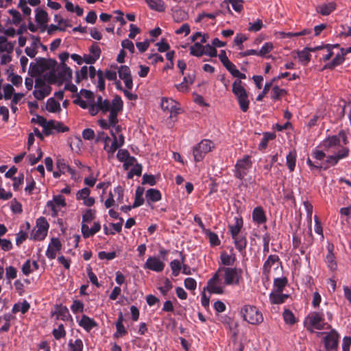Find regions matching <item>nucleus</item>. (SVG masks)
Instances as JSON below:
<instances>
[{"label":"nucleus","instance_id":"nucleus-24","mask_svg":"<svg viewBox=\"0 0 351 351\" xmlns=\"http://www.w3.org/2000/svg\"><path fill=\"white\" fill-rule=\"evenodd\" d=\"M243 226V221L241 216L237 215L234 217V223L229 224L228 228L230 232L232 237L240 235V232Z\"/></svg>","mask_w":351,"mask_h":351},{"label":"nucleus","instance_id":"nucleus-56","mask_svg":"<svg viewBox=\"0 0 351 351\" xmlns=\"http://www.w3.org/2000/svg\"><path fill=\"white\" fill-rule=\"evenodd\" d=\"M65 8L67 10V11L71 12H75L77 16H82L83 14V9L78 5H74L69 1H67L66 2Z\"/></svg>","mask_w":351,"mask_h":351},{"label":"nucleus","instance_id":"nucleus-28","mask_svg":"<svg viewBox=\"0 0 351 351\" xmlns=\"http://www.w3.org/2000/svg\"><path fill=\"white\" fill-rule=\"evenodd\" d=\"M77 322L80 326L88 332L97 326L95 321L86 315H83L80 319L77 320Z\"/></svg>","mask_w":351,"mask_h":351},{"label":"nucleus","instance_id":"nucleus-35","mask_svg":"<svg viewBox=\"0 0 351 351\" xmlns=\"http://www.w3.org/2000/svg\"><path fill=\"white\" fill-rule=\"evenodd\" d=\"M234 240V243L236 248L241 252L245 253V250L247 246V239L243 235H237V237H232Z\"/></svg>","mask_w":351,"mask_h":351},{"label":"nucleus","instance_id":"nucleus-23","mask_svg":"<svg viewBox=\"0 0 351 351\" xmlns=\"http://www.w3.org/2000/svg\"><path fill=\"white\" fill-rule=\"evenodd\" d=\"M117 72L118 66L115 64H112L109 69L106 71L105 77L110 81H114L116 88L118 90H123L121 82L117 80Z\"/></svg>","mask_w":351,"mask_h":351},{"label":"nucleus","instance_id":"nucleus-49","mask_svg":"<svg viewBox=\"0 0 351 351\" xmlns=\"http://www.w3.org/2000/svg\"><path fill=\"white\" fill-rule=\"evenodd\" d=\"M96 215V210L93 208L86 209L82 214L83 223H89L92 221Z\"/></svg>","mask_w":351,"mask_h":351},{"label":"nucleus","instance_id":"nucleus-51","mask_svg":"<svg viewBox=\"0 0 351 351\" xmlns=\"http://www.w3.org/2000/svg\"><path fill=\"white\" fill-rule=\"evenodd\" d=\"M287 94V91L284 88H281L278 86H274L271 91V99L274 100H279Z\"/></svg>","mask_w":351,"mask_h":351},{"label":"nucleus","instance_id":"nucleus-47","mask_svg":"<svg viewBox=\"0 0 351 351\" xmlns=\"http://www.w3.org/2000/svg\"><path fill=\"white\" fill-rule=\"evenodd\" d=\"M172 15L176 22H180L187 19L188 14L184 10L179 8L172 9Z\"/></svg>","mask_w":351,"mask_h":351},{"label":"nucleus","instance_id":"nucleus-43","mask_svg":"<svg viewBox=\"0 0 351 351\" xmlns=\"http://www.w3.org/2000/svg\"><path fill=\"white\" fill-rule=\"evenodd\" d=\"M297 154L295 150L290 151L286 156V164L290 171H293L295 167Z\"/></svg>","mask_w":351,"mask_h":351},{"label":"nucleus","instance_id":"nucleus-50","mask_svg":"<svg viewBox=\"0 0 351 351\" xmlns=\"http://www.w3.org/2000/svg\"><path fill=\"white\" fill-rule=\"evenodd\" d=\"M11 315L10 314H5L0 317V322H3L0 328V332H8L10 328Z\"/></svg>","mask_w":351,"mask_h":351},{"label":"nucleus","instance_id":"nucleus-19","mask_svg":"<svg viewBox=\"0 0 351 351\" xmlns=\"http://www.w3.org/2000/svg\"><path fill=\"white\" fill-rule=\"evenodd\" d=\"M118 73L119 78L123 81L125 88L132 89L133 80L130 69L126 65H122L118 67Z\"/></svg>","mask_w":351,"mask_h":351},{"label":"nucleus","instance_id":"nucleus-3","mask_svg":"<svg viewBox=\"0 0 351 351\" xmlns=\"http://www.w3.org/2000/svg\"><path fill=\"white\" fill-rule=\"evenodd\" d=\"M347 137L344 132H339L338 135L329 136L324 139L321 144L323 149L328 153L338 152L341 148H347Z\"/></svg>","mask_w":351,"mask_h":351},{"label":"nucleus","instance_id":"nucleus-61","mask_svg":"<svg viewBox=\"0 0 351 351\" xmlns=\"http://www.w3.org/2000/svg\"><path fill=\"white\" fill-rule=\"evenodd\" d=\"M263 27V21L261 19H257L254 23H250L247 28L248 31L252 32H256L260 31Z\"/></svg>","mask_w":351,"mask_h":351},{"label":"nucleus","instance_id":"nucleus-2","mask_svg":"<svg viewBox=\"0 0 351 351\" xmlns=\"http://www.w3.org/2000/svg\"><path fill=\"white\" fill-rule=\"evenodd\" d=\"M119 112L110 113L108 119H100L97 123L100 128L104 130H110V134L113 138L110 145H104V149L112 156L116 150L122 147L125 143V137L121 134V127L118 124L119 120L117 115Z\"/></svg>","mask_w":351,"mask_h":351},{"label":"nucleus","instance_id":"nucleus-14","mask_svg":"<svg viewBox=\"0 0 351 351\" xmlns=\"http://www.w3.org/2000/svg\"><path fill=\"white\" fill-rule=\"evenodd\" d=\"M251 166L252 162L249 156H245L242 159L237 160L235 165V177L241 180L243 179L247 175Z\"/></svg>","mask_w":351,"mask_h":351},{"label":"nucleus","instance_id":"nucleus-15","mask_svg":"<svg viewBox=\"0 0 351 351\" xmlns=\"http://www.w3.org/2000/svg\"><path fill=\"white\" fill-rule=\"evenodd\" d=\"M66 206L65 198L62 195H54L51 200L47 202V207L50 210L52 217H56L60 209Z\"/></svg>","mask_w":351,"mask_h":351},{"label":"nucleus","instance_id":"nucleus-53","mask_svg":"<svg viewBox=\"0 0 351 351\" xmlns=\"http://www.w3.org/2000/svg\"><path fill=\"white\" fill-rule=\"evenodd\" d=\"M276 138V134L272 132H265L263 134V138L260 143L258 147L260 149H265L267 146L268 142L270 140H273Z\"/></svg>","mask_w":351,"mask_h":351},{"label":"nucleus","instance_id":"nucleus-41","mask_svg":"<svg viewBox=\"0 0 351 351\" xmlns=\"http://www.w3.org/2000/svg\"><path fill=\"white\" fill-rule=\"evenodd\" d=\"M339 45H326L323 51L322 59L324 61H327L335 54L334 49H339Z\"/></svg>","mask_w":351,"mask_h":351},{"label":"nucleus","instance_id":"nucleus-13","mask_svg":"<svg viewBox=\"0 0 351 351\" xmlns=\"http://www.w3.org/2000/svg\"><path fill=\"white\" fill-rule=\"evenodd\" d=\"M51 88L49 83L42 79H38L35 82L34 90L33 95L38 100H43L50 95Z\"/></svg>","mask_w":351,"mask_h":351},{"label":"nucleus","instance_id":"nucleus-55","mask_svg":"<svg viewBox=\"0 0 351 351\" xmlns=\"http://www.w3.org/2000/svg\"><path fill=\"white\" fill-rule=\"evenodd\" d=\"M56 166L58 169L63 174L66 173L68 171H71V167L66 164L63 158H60L57 159Z\"/></svg>","mask_w":351,"mask_h":351},{"label":"nucleus","instance_id":"nucleus-7","mask_svg":"<svg viewBox=\"0 0 351 351\" xmlns=\"http://www.w3.org/2000/svg\"><path fill=\"white\" fill-rule=\"evenodd\" d=\"M38 123L43 128V132L47 136L54 132H64L69 130V128L62 123L53 120L47 121L42 117H38Z\"/></svg>","mask_w":351,"mask_h":351},{"label":"nucleus","instance_id":"nucleus-60","mask_svg":"<svg viewBox=\"0 0 351 351\" xmlns=\"http://www.w3.org/2000/svg\"><path fill=\"white\" fill-rule=\"evenodd\" d=\"M24 181V175L19 173L17 176L13 178V189L17 191L21 189V187Z\"/></svg>","mask_w":351,"mask_h":351},{"label":"nucleus","instance_id":"nucleus-58","mask_svg":"<svg viewBox=\"0 0 351 351\" xmlns=\"http://www.w3.org/2000/svg\"><path fill=\"white\" fill-rule=\"evenodd\" d=\"M219 12H220L217 11V12H213V13H206V12L200 13V14H199L198 16L195 19V22L196 23L201 22L205 18H208V19H210L212 20H215L216 16H217L219 15Z\"/></svg>","mask_w":351,"mask_h":351},{"label":"nucleus","instance_id":"nucleus-6","mask_svg":"<svg viewBox=\"0 0 351 351\" xmlns=\"http://www.w3.org/2000/svg\"><path fill=\"white\" fill-rule=\"evenodd\" d=\"M241 315L244 321L252 325H260L264 318L262 312L255 306L245 304L241 308Z\"/></svg>","mask_w":351,"mask_h":351},{"label":"nucleus","instance_id":"nucleus-31","mask_svg":"<svg viewBox=\"0 0 351 351\" xmlns=\"http://www.w3.org/2000/svg\"><path fill=\"white\" fill-rule=\"evenodd\" d=\"M289 298V295L283 294L282 292L271 291L269 294V301L271 304H280L284 303Z\"/></svg>","mask_w":351,"mask_h":351},{"label":"nucleus","instance_id":"nucleus-16","mask_svg":"<svg viewBox=\"0 0 351 351\" xmlns=\"http://www.w3.org/2000/svg\"><path fill=\"white\" fill-rule=\"evenodd\" d=\"M160 106L164 112L170 114L171 117L180 113V108L178 103L171 98L162 97Z\"/></svg>","mask_w":351,"mask_h":351},{"label":"nucleus","instance_id":"nucleus-37","mask_svg":"<svg viewBox=\"0 0 351 351\" xmlns=\"http://www.w3.org/2000/svg\"><path fill=\"white\" fill-rule=\"evenodd\" d=\"M145 197L148 203L149 202H156L161 199L162 195L158 189H150L146 191Z\"/></svg>","mask_w":351,"mask_h":351},{"label":"nucleus","instance_id":"nucleus-63","mask_svg":"<svg viewBox=\"0 0 351 351\" xmlns=\"http://www.w3.org/2000/svg\"><path fill=\"white\" fill-rule=\"evenodd\" d=\"M10 209L15 214H21L23 212L22 204L16 199L11 201Z\"/></svg>","mask_w":351,"mask_h":351},{"label":"nucleus","instance_id":"nucleus-59","mask_svg":"<svg viewBox=\"0 0 351 351\" xmlns=\"http://www.w3.org/2000/svg\"><path fill=\"white\" fill-rule=\"evenodd\" d=\"M170 267L172 271V274L174 276H178L180 271V269L182 268V265H181L180 261L178 260H176V259L173 260L170 263Z\"/></svg>","mask_w":351,"mask_h":351},{"label":"nucleus","instance_id":"nucleus-44","mask_svg":"<svg viewBox=\"0 0 351 351\" xmlns=\"http://www.w3.org/2000/svg\"><path fill=\"white\" fill-rule=\"evenodd\" d=\"M288 282L287 278L285 277L277 278L274 280V291L282 292Z\"/></svg>","mask_w":351,"mask_h":351},{"label":"nucleus","instance_id":"nucleus-8","mask_svg":"<svg viewBox=\"0 0 351 351\" xmlns=\"http://www.w3.org/2000/svg\"><path fill=\"white\" fill-rule=\"evenodd\" d=\"M232 92L238 99L241 110L247 112L249 108L250 101L245 88L241 80H235L232 84Z\"/></svg>","mask_w":351,"mask_h":351},{"label":"nucleus","instance_id":"nucleus-4","mask_svg":"<svg viewBox=\"0 0 351 351\" xmlns=\"http://www.w3.org/2000/svg\"><path fill=\"white\" fill-rule=\"evenodd\" d=\"M217 273L226 286L238 285L242 279V270L236 267H219Z\"/></svg>","mask_w":351,"mask_h":351},{"label":"nucleus","instance_id":"nucleus-26","mask_svg":"<svg viewBox=\"0 0 351 351\" xmlns=\"http://www.w3.org/2000/svg\"><path fill=\"white\" fill-rule=\"evenodd\" d=\"M253 221L257 224H263L266 222L267 217L264 210L261 206H257L252 211Z\"/></svg>","mask_w":351,"mask_h":351},{"label":"nucleus","instance_id":"nucleus-5","mask_svg":"<svg viewBox=\"0 0 351 351\" xmlns=\"http://www.w3.org/2000/svg\"><path fill=\"white\" fill-rule=\"evenodd\" d=\"M304 325L307 330L313 332V330H322L330 328V325L325 322L323 312H311L304 321Z\"/></svg>","mask_w":351,"mask_h":351},{"label":"nucleus","instance_id":"nucleus-64","mask_svg":"<svg viewBox=\"0 0 351 351\" xmlns=\"http://www.w3.org/2000/svg\"><path fill=\"white\" fill-rule=\"evenodd\" d=\"M8 80L16 86H20L22 84L23 78L15 73H10L8 77Z\"/></svg>","mask_w":351,"mask_h":351},{"label":"nucleus","instance_id":"nucleus-57","mask_svg":"<svg viewBox=\"0 0 351 351\" xmlns=\"http://www.w3.org/2000/svg\"><path fill=\"white\" fill-rule=\"evenodd\" d=\"M72 312L75 314L82 313L84 310V305L80 300H74L71 306Z\"/></svg>","mask_w":351,"mask_h":351},{"label":"nucleus","instance_id":"nucleus-12","mask_svg":"<svg viewBox=\"0 0 351 351\" xmlns=\"http://www.w3.org/2000/svg\"><path fill=\"white\" fill-rule=\"evenodd\" d=\"M226 286L222 278L216 271L213 276L208 281L207 286L204 288V291L206 289L210 293L220 295L224 293Z\"/></svg>","mask_w":351,"mask_h":351},{"label":"nucleus","instance_id":"nucleus-46","mask_svg":"<svg viewBox=\"0 0 351 351\" xmlns=\"http://www.w3.org/2000/svg\"><path fill=\"white\" fill-rule=\"evenodd\" d=\"M54 21L58 26L59 31L64 32L67 27H71L68 20L63 19L61 16L56 14L54 16Z\"/></svg>","mask_w":351,"mask_h":351},{"label":"nucleus","instance_id":"nucleus-29","mask_svg":"<svg viewBox=\"0 0 351 351\" xmlns=\"http://www.w3.org/2000/svg\"><path fill=\"white\" fill-rule=\"evenodd\" d=\"M278 261H279V258L277 255H275V254L269 255L267 260L265 262V263L263 265V274L265 276H267L270 273L271 269L273 267L278 265Z\"/></svg>","mask_w":351,"mask_h":351},{"label":"nucleus","instance_id":"nucleus-25","mask_svg":"<svg viewBox=\"0 0 351 351\" xmlns=\"http://www.w3.org/2000/svg\"><path fill=\"white\" fill-rule=\"evenodd\" d=\"M195 78V75H188L185 76L180 84L176 85L177 90L182 93L188 92L190 86L193 84Z\"/></svg>","mask_w":351,"mask_h":351},{"label":"nucleus","instance_id":"nucleus-52","mask_svg":"<svg viewBox=\"0 0 351 351\" xmlns=\"http://www.w3.org/2000/svg\"><path fill=\"white\" fill-rule=\"evenodd\" d=\"M274 48V44L271 42L265 43L262 46L260 51H258V56L268 58L269 56H267V55Z\"/></svg>","mask_w":351,"mask_h":351},{"label":"nucleus","instance_id":"nucleus-34","mask_svg":"<svg viewBox=\"0 0 351 351\" xmlns=\"http://www.w3.org/2000/svg\"><path fill=\"white\" fill-rule=\"evenodd\" d=\"M46 110L52 113H58L61 111L60 104L56 101L53 97L47 99L46 103Z\"/></svg>","mask_w":351,"mask_h":351},{"label":"nucleus","instance_id":"nucleus-1","mask_svg":"<svg viewBox=\"0 0 351 351\" xmlns=\"http://www.w3.org/2000/svg\"><path fill=\"white\" fill-rule=\"evenodd\" d=\"M73 103L83 109H87L88 113L95 116L101 112H121L123 110V103L121 97L116 95L112 100L104 99L101 96H97L95 99L93 92L82 89L76 95Z\"/></svg>","mask_w":351,"mask_h":351},{"label":"nucleus","instance_id":"nucleus-11","mask_svg":"<svg viewBox=\"0 0 351 351\" xmlns=\"http://www.w3.org/2000/svg\"><path fill=\"white\" fill-rule=\"evenodd\" d=\"M215 147L213 142L208 139L202 140L193 148V154L195 162L202 160L206 154L211 152Z\"/></svg>","mask_w":351,"mask_h":351},{"label":"nucleus","instance_id":"nucleus-21","mask_svg":"<svg viewBox=\"0 0 351 351\" xmlns=\"http://www.w3.org/2000/svg\"><path fill=\"white\" fill-rule=\"evenodd\" d=\"M62 244L58 238H52L49 242L47 251L46 256L49 259H54L58 252L60 251Z\"/></svg>","mask_w":351,"mask_h":351},{"label":"nucleus","instance_id":"nucleus-45","mask_svg":"<svg viewBox=\"0 0 351 351\" xmlns=\"http://www.w3.org/2000/svg\"><path fill=\"white\" fill-rule=\"evenodd\" d=\"M221 260L223 265L226 266H230L234 263L236 256L234 253L228 254L226 252H223L221 254Z\"/></svg>","mask_w":351,"mask_h":351},{"label":"nucleus","instance_id":"nucleus-32","mask_svg":"<svg viewBox=\"0 0 351 351\" xmlns=\"http://www.w3.org/2000/svg\"><path fill=\"white\" fill-rule=\"evenodd\" d=\"M123 316L122 313H120L115 324L117 331L114 334V338L121 337L127 334V330L123 324Z\"/></svg>","mask_w":351,"mask_h":351},{"label":"nucleus","instance_id":"nucleus-39","mask_svg":"<svg viewBox=\"0 0 351 351\" xmlns=\"http://www.w3.org/2000/svg\"><path fill=\"white\" fill-rule=\"evenodd\" d=\"M310 47H305L302 51H298V58L299 61L303 64L306 65L311 60Z\"/></svg>","mask_w":351,"mask_h":351},{"label":"nucleus","instance_id":"nucleus-27","mask_svg":"<svg viewBox=\"0 0 351 351\" xmlns=\"http://www.w3.org/2000/svg\"><path fill=\"white\" fill-rule=\"evenodd\" d=\"M344 56V49L342 48L339 49V51L335 53V57L334 59L330 62L326 64L324 66V69H332L335 66L340 65L345 60Z\"/></svg>","mask_w":351,"mask_h":351},{"label":"nucleus","instance_id":"nucleus-30","mask_svg":"<svg viewBox=\"0 0 351 351\" xmlns=\"http://www.w3.org/2000/svg\"><path fill=\"white\" fill-rule=\"evenodd\" d=\"M336 9V4L334 2L324 3L318 5L316 8L317 12L322 15L326 16L330 14Z\"/></svg>","mask_w":351,"mask_h":351},{"label":"nucleus","instance_id":"nucleus-62","mask_svg":"<svg viewBox=\"0 0 351 351\" xmlns=\"http://www.w3.org/2000/svg\"><path fill=\"white\" fill-rule=\"evenodd\" d=\"M206 234L208 237L209 241L212 245H219L220 244V240L217 234L210 230H206Z\"/></svg>","mask_w":351,"mask_h":351},{"label":"nucleus","instance_id":"nucleus-18","mask_svg":"<svg viewBox=\"0 0 351 351\" xmlns=\"http://www.w3.org/2000/svg\"><path fill=\"white\" fill-rule=\"evenodd\" d=\"M349 154L348 148H341L338 152L334 153L333 155L328 156L322 166L324 169H328L330 166L337 165L339 160L346 158Z\"/></svg>","mask_w":351,"mask_h":351},{"label":"nucleus","instance_id":"nucleus-33","mask_svg":"<svg viewBox=\"0 0 351 351\" xmlns=\"http://www.w3.org/2000/svg\"><path fill=\"white\" fill-rule=\"evenodd\" d=\"M35 18L36 23L41 26H45L49 21L47 12L39 8L36 10Z\"/></svg>","mask_w":351,"mask_h":351},{"label":"nucleus","instance_id":"nucleus-22","mask_svg":"<svg viewBox=\"0 0 351 351\" xmlns=\"http://www.w3.org/2000/svg\"><path fill=\"white\" fill-rule=\"evenodd\" d=\"M339 336L332 330L324 337L325 348L327 350L335 349L337 347Z\"/></svg>","mask_w":351,"mask_h":351},{"label":"nucleus","instance_id":"nucleus-54","mask_svg":"<svg viewBox=\"0 0 351 351\" xmlns=\"http://www.w3.org/2000/svg\"><path fill=\"white\" fill-rule=\"evenodd\" d=\"M326 261L328 268L331 271H335L337 269V264L335 261V256L330 250L328 251V253L326 255Z\"/></svg>","mask_w":351,"mask_h":351},{"label":"nucleus","instance_id":"nucleus-9","mask_svg":"<svg viewBox=\"0 0 351 351\" xmlns=\"http://www.w3.org/2000/svg\"><path fill=\"white\" fill-rule=\"evenodd\" d=\"M293 247L295 250H298L302 254H304L306 250L313 243V236L311 230H309L308 236H302L301 233L295 232L292 238Z\"/></svg>","mask_w":351,"mask_h":351},{"label":"nucleus","instance_id":"nucleus-36","mask_svg":"<svg viewBox=\"0 0 351 351\" xmlns=\"http://www.w3.org/2000/svg\"><path fill=\"white\" fill-rule=\"evenodd\" d=\"M30 308L29 302L26 300L19 302L14 304L12 312L14 314L21 313L22 314L26 313Z\"/></svg>","mask_w":351,"mask_h":351},{"label":"nucleus","instance_id":"nucleus-48","mask_svg":"<svg viewBox=\"0 0 351 351\" xmlns=\"http://www.w3.org/2000/svg\"><path fill=\"white\" fill-rule=\"evenodd\" d=\"M282 317L285 322L289 325H293L296 322V318L289 309L285 308L282 313Z\"/></svg>","mask_w":351,"mask_h":351},{"label":"nucleus","instance_id":"nucleus-38","mask_svg":"<svg viewBox=\"0 0 351 351\" xmlns=\"http://www.w3.org/2000/svg\"><path fill=\"white\" fill-rule=\"evenodd\" d=\"M148 6L157 12H164L166 9V5L162 0H145Z\"/></svg>","mask_w":351,"mask_h":351},{"label":"nucleus","instance_id":"nucleus-17","mask_svg":"<svg viewBox=\"0 0 351 351\" xmlns=\"http://www.w3.org/2000/svg\"><path fill=\"white\" fill-rule=\"evenodd\" d=\"M165 264L162 260L156 256H149L143 265L145 269H149L157 273L164 270Z\"/></svg>","mask_w":351,"mask_h":351},{"label":"nucleus","instance_id":"nucleus-40","mask_svg":"<svg viewBox=\"0 0 351 351\" xmlns=\"http://www.w3.org/2000/svg\"><path fill=\"white\" fill-rule=\"evenodd\" d=\"M205 53V47L199 42H195L194 45L190 47V54L196 56L201 57Z\"/></svg>","mask_w":351,"mask_h":351},{"label":"nucleus","instance_id":"nucleus-20","mask_svg":"<svg viewBox=\"0 0 351 351\" xmlns=\"http://www.w3.org/2000/svg\"><path fill=\"white\" fill-rule=\"evenodd\" d=\"M90 190L84 187L79 190L76 193V199L82 200L84 206L87 207L93 206L95 203V199L90 196Z\"/></svg>","mask_w":351,"mask_h":351},{"label":"nucleus","instance_id":"nucleus-42","mask_svg":"<svg viewBox=\"0 0 351 351\" xmlns=\"http://www.w3.org/2000/svg\"><path fill=\"white\" fill-rule=\"evenodd\" d=\"M84 343L81 339H70L68 343L69 351H83Z\"/></svg>","mask_w":351,"mask_h":351},{"label":"nucleus","instance_id":"nucleus-10","mask_svg":"<svg viewBox=\"0 0 351 351\" xmlns=\"http://www.w3.org/2000/svg\"><path fill=\"white\" fill-rule=\"evenodd\" d=\"M49 223L44 217H40L36 219V226L32 230L30 239L35 241H42L47 235L49 230Z\"/></svg>","mask_w":351,"mask_h":351}]
</instances>
